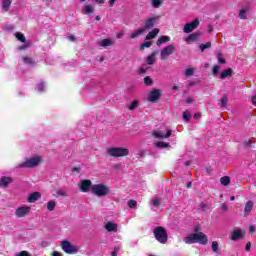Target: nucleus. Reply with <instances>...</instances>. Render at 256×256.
Masks as SVG:
<instances>
[{"label":"nucleus","instance_id":"obj_1","mask_svg":"<svg viewBox=\"0 0 256 256\" xmlns=\"http://www.w3.org/2000/svg\"><path fill=\"white\" fill-rule=\"evenodd\" d=\"M184 243L187 245H193V243H199V245H207L209 238L203 232H199V228H195V233L184 238Z\"/></svg>","mask_w":256,"mask_h":256},{"label":"nucleus","instance_id":"obj_2","mask_svg":"<svg viewBox=\"0 0 256 256\" xmlns=\"http://www.w3.org/2000/svg\"><path fill=\"white\" fill-rule=\"evenodd\" d=\"M41 161H43V158L41 156H33L18 164L16 166V169H33L34 167H37V165H39Z\"/></svg>","mask_w":256,"mask_h":256},{"label":"nucleus","instance_id":"obj_3","mask_svg":"<svg viewBox=\"0 0 256 256\" xmlns=\"http://www.w3.org/2000/svg\"><path fill=\"white\" fill-rule=\"evenodd\" d=\"M111 191V188L103 183L94 184L91 187V193L96 197H107Z\"/></svg>","mask_w":256,"mask_h":256},{"label":"nucleus","instance_id":"obj_4","mask_svg":"<svg viewBox=\"0 0 256 256\" xmlns=\"http://www.w3.org/2000/svg\"><path fill=\"white\" fill-rule=\"evenodd\" d=\"M106 152L110 157H127L129 155V149L122 147H109Z\"/></svg>","mask_w":256,"mask_h":256},{"label":"nucleus","instance_id":"obj_5","mask_svg":"<svg viewBox=\"0 0 256 256\" xmlns=\"http://www.w3.org/2000/svg\"><path fill=\"white\" fill-rule=\"evenodd\" d=\"M154 237L158 240L159 243L165 244L167 243V230L165 228L158 226L154 229Z\"/></svg>","mask_w":256,"mask_h":256},{"label":"nucleus","instance_id":"obj_6","mask_svg":"<svg viewBox=\"0 0 256 256\" xmlns=\"http://www.w3.org/2000/svg\"><path fill=\"white\" fill-rule=\"evenodd\" d=\"M61 247H62V251H64V253H67L68 255H75L79 253V248L71 244V242H69L68 240L62 241Z\"/></svg>","mask_w":256,"mask_h":256},{"label":"nucleus","instance_id":"obj_7","mask_svg":"<svg viewBox=\"0 0 256 256\" xmlns=\"http://www.w3.org/2000/svg\"><path fill=\"white\" fill-rule=\"evenodd\" d=\"M158 20H159V16L146 18L142 22V25H143L142 29L145 30V33H147V31H149V29H153V27L155 26V23H157Z\"/></svg>","mask_w":256,"mask_h":256},{"label":"nucleus","instance_id":"obj_8","mask_svg":"<svg viewBox=\"0 0 256 256\" xmlns=\"http://www.w3.org/2000/svg\"><path fill=\"white\" fill-rule=\"evenodd\" d=\"M173 53H175V45H168L161 50L160 58L162 61H165Z\"/></svg>","mask_w":256,"mask_h":256},{"label":"nucleus","instance_id":"obj_9","mask_svg":"<svg viewBox=\"0 0 256 256\" xmlns=\"http://www.w3.org/2000/svg\"><path fill=\"white\" fill-rule=\"evenodd\" d=\"M153 137L155 139H169L171 137V129L154 130Z\"/></svg>","mask_w":256,"mask_h":256},{"label":"nucleus","instance_id":"obj_10","mask_svg":"<svg viewBox=\"0 0 256 256\" xmlns=\"http://www.w3.org/2000/svg\"><path fill=\"white\" fill-rule=\"evenodd\" d=\"M29 213H31V206H21L15 210V215L19 219H21L23 217H27V215H29Z\"/></svg>","mask_w":256,"mask_h":256},{"label":"nucleus","instance_id":"obj_11","mask_svg":"<svg viewBox=\"0 0 256 256\" xmlns=\"http://www.w3.org/2000/svg\"><path fill=\"white\" fill-rule=\"evenodd\" d=\"M78 187L82 193H89L93 187V183L91 180H82L80 183H78Z\"/></svg>","mask_w":256,"mask_h":256},{"label":"nucleus","instance_id":"obj_12","mask_svg":"<svg viewBox=\"0 0 256 256\" xmlns=\"http://www.w3.org/2000/svg\"><path fill=\"white\" fill-rule=\"evenodd\" d=\"M197 27H199V21L197 19L190 23H186L184 26V33H192Z\"/></svg>","mask_w":256,"mask_h":256},{"label":"nucleus","instance_id":"obj_13","mask_svg":"<svg viewBox=\"0 0 256 256\" xmlns=\"http://www.w3.org/2000/svg\"><path fill=\"white\" fill-rule=\"evenodd\" d=\"M104 228L106 229V231H108V233H117V229H119V226L115 222L109 221L105 223Z\"/></svg>","mask_w":256,"mask_h":256},{"label":"nucleus","instance_id":"obj_14","mask_svg":"<svg viewBox=\"0 0 256 256\" xmlns=\"http://www.w3.org/2000/svg\"><path fill=\"white\" fill-rule=\"evenodd\" d=\"M243 237H245V235L243 234V230L242 229H237V230H234L232 232L231 240L232 241H239V239H243Z\"/></svg>","mask_w":256,"mask_h":256},{"label":"nucleus","instance_id":"obj_15","mask_svg":"<svg viewBox=\"0 0 256 256\" xmlns=\"http://www.w3.org/2000/svg\"><path fill=\"white\" fill-rule=\"evenodd\" d=\"M161 97V91L160 90H153L148 95V100L152 103L157 101Z\"/></svg>","mask_w":256,"mask_h":256},{"label":"nucleus","instance_id":"obj_16","mask_svg":"<svg viewBox=\"0 0 256 256\" xmlns=\"http://www.w3.org/2000/svg\"><path fill=\"white\" fill-rule=\"evenodd\" d=\"M199 35H201L200 32L192 33L187 38H185V42L187 43V45H191V43H194V41L199 39Z\"/></svg>","mask_w":256,"mask_h":256},{"label":"nucleus","instance_id":"obj_17","mask_svg":"<svg viewBox=\"0 0 256 256\" xmlns=\"http://www.w3.org/2000/svg\"><path fill=\"white\" fill-rule=\"evenodd\" d=\"M39 199H41V193L34 192L28 197V203H35V201H39Z\"/></svg>","mask_w":256,"mask_h":256},{"label":"nucleus","instance_id":"obj_18","mask_svg":"<svg viewBox=\"0 0 256 256\" xmlns=\"http://www.w3.org/2000/svg\"><path fill=\"white\" fill-rule=\"evenodd\" d=\"M13 3V0H2V11L3 13H7L9 9H11V4Z\"/></svg>","mask_w":256,"mask_h":256},{"label":"nucleus","instance_id":"obj_19","mask_svg":"<svg viewBox=\"0 0 256 256\" xmlns=\"http://www.w3.org/2000/svg\"><path fill=\"white\" fill-rule=\"evenodd\" d=\"M10 183H13V178H11V177L3 176L0 179V186L1 187H7V185H9Z\"/></svg>","mask_w":256,"mask_h":256},{"label":"nucleus","instance_id":"obj_20","mask_svg":"<svg viewBox=\"0 0 256 256\" xmlns=\"http://www.w3.org/2000/svg\"><path fill=\"white\" fill-rule=\"evenodd\" d=\"M253 201H248L245 205L244 208V217H247L249 215V213H251V211L253 210Z\"/></svg>","mask_w":256,"mask_h":256},{"label":"nucleus","instance_id":"obj_21","mask_svg":"<svg viewBox=\"0 0 256 256\" xmlns=\"http://www.w3.org/2000/svg\"><path fill=\"white\" fill-rule=\"evenodd\" d=\"M145 29L143 28H139L137 30H134L131 35H130V39H137V37H139V35H144Z\"/></svg>","mask_w":256,"mask_h":256},{"label":"nucleus","instance_id":"obj_22","mask_svg":"<svg viewBox=\"0 0 256 256\" xmlns=\"http://www.w3.org/2000/svg\"><path fill=\"white\" fill-rule=\"evenodd\" d=\"M157 35H159V29L155 28L146 35V40L151 41V39H155Z\"/></svg>","mask_w":256,"mask_h":256},{"label":"nucleus","instance_id":"obj_23","mask_svg":"<svg viewBox=\"0 0 256 256\" xmlns=\"http://www.w3.org/2000/svg\"><path fill=\"white\" fill-rule=\"evenodd\" d=\"M95 11V8H93V6L91 5H84L82 7V13H84V15H91V13H93Z\"/></svg>","mask_w":256,"mask_h":256},{"label":"nucleus","instance_id":"obj_24","mask_svg":"<svg viewBox=\"0 0 256 256\" xmlns=\"http://www.w3.org/2000/svg\"><path fill=\"white\" fill-rule=\"evenodd\" d=\"M233 75V69L228 68L220 74V79H227V77H231Z\"/></svg>","mask_w":256,"mask_h":256},{"label":"nucleus","instance_id":"obj_25","mask_svg":"<svg viewBox=\"0 0 256 256\" xmlns=\"http://www.w3.org/2000/svg\"><path fill=\"white\" fill-rule=\"evenodd\" d=\"M169 41H171V38L169 36H161L156 44L158 47H161L163 43H169Z\"/></svg>","mask_w":256,"mask_h":256},{"label":"nucleus","instance_id":"obj_26","mask_svg":"<svg viewBox=\"0 0 256 256\" xmlns=\"http://www.w3.org/2000/svg\"><path fill=\"white\" fill-rule=\"evenodd\" d=\"M100 47H111L113 45L112 39H103L102 41L98 42Z\"/></svg>","mask_w":256,"mask_h":256},{"label":"nucleus","instance_id":"obj_27","mask_svg":"<svg viewBox=\"0 0 256 256\" xmlns=\"http://www.w3.org/2000/svg\"><path fill=\"white\" fill-rule=\"evenodd\" d=\"M55 207H57V202H55V200H51L47 203L48 211H55Z\"/></svg>","mask_w":256,"mask_h":256},{"label":"nucleus","instance_id":"obj_28","mask_svg":"<svg viewBox=\"0 0 256 256\" xmlns=\"http://www.w3.org/2000/svg\"><path fill=\"white\" fill-rule=\"evenodd\" d=\"M155 55H157V53H156V52H153L152 54H150V55L147 57V63H148V65H153V63H155V61H156Z\"/></svg>","mask_w":256,"mask_h":256},{"label":"nucleus","instance_id":"obj_29","mask_svg":"<svg viewBox=\"0 0 256 256\" xmlns=\"http://www.w3.org/2000/svg\"><path fill=\"white\" fill-rule=\"evenodd\" d=\"M220 183L221 185H224L225 187H227V185L231 183V178H229L228 176H224L220 179Z\"/></svg>","mask_w":256,"mask_h":256},{"label":"nucleus","instance_id":"obj_30","mask_svg":"<svg viewBox=\"0 0 256 256\" xmlns=\"http://www.w3.org/2000/svg\"><path fill=\"white\" fill-rule=\"evenodd\" d=\"M45 87V82H40L37 84L36 90L38 91V93H43V91H45Z\"/></svg>","mask_w":256,"mask_h":256},{"label":"nucleus","instance_id":"obj_31","mask_svg":"<svg viewBox=\"0 0 256 256\" xmlns=\"http://www.w3.org/2000/svg\"><path fill=\"white\" fill-rule=\"evenodd\" d=\"M154 145L159 149H166V147H169V143L167 142H156Z\"/></svg>","mask_w":256,"mask_h":256},{"label":"nucleus","instance_id":"obj_32","mask_svg":"<svg viewBox=\"0 0 256 256\" xmlns=\"http://www.w3.org/2000/svg\"><path fill=\"white\" fill-rule=\"evenodd\" d=\"M195 73V68H187L184 72L185 77H192Z\"/></svg>","mask_w":256,"mask_h":256},{"label":"nucleus","instance_id":"obj_33","mask_svg":"<svg viewBox=\"0 0 256 256\" xmlns=\"http://www.w3.org/2000/svg\"><path fill=\"white\" fill-rule=\"evenodd\" d=\"M152 7L159 9L160 5H163V0H151Z\"/></svg>","mask_w":256,"mask_h":256},{"label":"nucleus","instance_id":"obj_34","mask_svg":"<svg viewBox=\"0 0 256 256\" xmlns=\"http://www.w3.org/2000/svg\"><path fill=\"white\" fill-rule=\"evenodd\" d=\"M137 107H139V101L138 100H134L130 106L128 107V109L130 111H134V109H137Z\"/></svg>","mask_w":256,"mask_h":256},{"label":"nucleus","instance_id":"obj_35","mask_svg":"<svg viewBox=\"0 0 256 256\" xmlns=\"http://www.w3.org/2000/svg\"><path fill=\"white\" fill-rule=\"evenodd\" d=\"M201 51H205V49H211V42H207L206 44H200Z\"/></svg>","mask_w":256,"mask_h":256},{"label":"nucleus","instance_id":"obj_36","mask_svg":"<svg viewBox=\"0 0 256 256\" xmlns=\"http://www.w3.org/2000/svg\"><path fill=\"white\" fill-rule=\"evenodd\" d=\"M153 207H159L161 205V199L160 198H154L152 200Z\"/></svg>","mask_w":256,"mask_h":256},{"label":"nucleus","instance_id":"obj_37","mask_svg":"<svg viewBox=\"0 0 256 256\" xmlns=\"http://www.w3.org/2000/svg\"><path fill=\"white\" fill-rule=\"evenodd\" d=\"M218 250H219V243L217 241H213L212 242V251L214 253H217Z\"/></svg>","mask_w":256,"mask_h":256},{"label":"nucleus","instance_id":"obj_38","mask_svg":"<svg viewBox=\"0 0 256 256\" xmlns=\"http://www.w3.org/2000/svg\"><path fill=\"white\" fill-rule=\"evenodd\" d=\"M16 39H18V41H21V43H25V35H23L22 33H16Z\"/></svg>","mask_w":256,"mask_h":256},{"label":"nucleus","instance_id":"obj_39","mask_svg":"<svg viewBox=\"0 0 256 256\" xmlns=\"http://www.w3.org/2000/svg\"><path fill=\"white\" fill-rule=\"evenodd\" d=\"M220 106H221V107H227V96H223V97L220 99Z\"/></svg>","mask_w":256,"mask_h":256},{"label":"nucleus","instance_id":"obj_40","mask_svg":"<svg viewBox=\"0 0 256 256\" xmlns=\"http://www.w3.org/2000/svg\"><path fill=\"white\" fill-rule=\"evenodd\" d=\"M23 61H24L25 65H33V63H35V62L33 61V59H31V58H29V57H24V58H23Z\"/></svg>","mask_w":256,"mask_h":256},{"label":"nucleus","instance_id":"obj_41","mask_svg":"<svg viewBox=\"0 0 256 256\" xmlns=\"http://www.w3.org/2000/svg\"><path fill=\"white\" fill-rule=\"evenodd\" d=\"M183 119H184V121H190L191 120V113H189V111H185L183 113Z\"/></svg>","mask_w":256,"mask_h":256},{"label":"nucleus","instance_id":"obj_42","mask_svg":"<svg viewBox=\"0 0 256 256\" xmlns=\"http://www.w3.org/2000/svg\"><path fill=\"white\" fill-rule=\"evenodd\" d=\"M239 17L240 19H247V11L245 9L240 10Z\"/></svg>","mask_w":256,"mask_h":256},{"label":"nucleus","instance_id":"obj_43","mask_svg":"<svg viewBox=\"0 0 256 256\" xmlns=\"http://www.w3.org/2000/svg\"><path fill=\"white\" fill-rule=\"evenodd\" d=\"M152 42H144L141 46H140V51H143V49L145 48H149L151 47Z\"/></svg>","mask_w":256,"mask_h":256},{"label":"nucleus","instance_id":"obj_44","mask_svg":"<svg viewBox=\"0 0 256 256\" xmlns=\"http://www.w3.org/2000/svg\"><path fill=\"white\" fill-rule=\"evenodd\" d=\"M144 83H145V85H153V80L151 79V77L146 76L144 78Z\"/></svg>","mask_w":256,"mask_h":256},{"label":"nucleus","instance_id":"obj_45","mask_svg":"<svg viewBox=\"0 0 256 256\" xmlns=\"http://www.w3.org/2000/svg\"><path fill=\"white\" fill-rule=\"evenodd\" d=\"M128 207H130V209H134V207H137V201L135 200H130L128 202Z\"/></svg>","mask_w":256,"mask_h":256},{"label":"nucleus","instance_id":"obj_46","mask_svg":"<svg viewBox=\"0 0 256 256\" xmlns=\"http://www.w3.org/2000/svg\"><path fill=\"white\" fill-rule=\"evenodd\" d=\"M219 69H220L219 66H217V65L214 66V67H213V75H215V76H216V75H219Z\"/></svg>","mask_w":256,"mask_h":256},{"label":"nucleus","instance_id":"obj_47","mask_svg":"<svg viewBox=\"0 0 256 256\" xmlns=\"http://www.w3.org/2000/svg\"><path fill=\"white\" fill-rule=\"evenodd\" d=\"M57 195H60V197H65L67 195V192H65L64 190H58Z\"/></svg>","mask_w":256,"mask_h":256},{"label":"nucleus","instance_id":"obj_48","mask_svg":"<svg viewBox=\"0 0 256 256\" xmlns=\"http://www.w3.org/2000/svg\"><path fill=\"white\" fill-rule=\"evenodd\" d=\"M218 63H221L222 65H224V63H226L225 59H223L221 54L218 55Z\"/></svg>","mask_w":256,"mask_h":256},{"label":"nucleus","instance_id":"obj_49","mask_svg":"<svg viewBox=\"0 0 256 256\" xmlns=\"http://www.w3.org/2000/svg\"><path fill=\"white\" fill-rule=\"evenodd\" d=\"M67 39H68L69 41H71L72 43L75 42V41H77V38L75 37V35H69V36L67 37Z\"/></svg>","mask_w":256,"mask_h":256},{"label":"nucleus","instance_id":"obj_50","mask_svg":"<svg viewBox=\"0 0 256 256\" xmlns=\"http://www.w3.org/2000/svg\"><path fill=\"white\" fill-rule=\"evenodd\" d=\"M28 48H29V45H27V44H24V45L18 47L19 51H25V49H28Z\"/></svg>","mask_w":256,"mask_h":256},{"label":"nucleus","instance_id":"obj_51","mask_svg":"<svg viewBox=\"0 0 256 256\" xmlns=\"http://www.w3.org/2000/svg\"><path fill=\"white\" fill-rule=\"evenodd\" d=\"M16 256H31V255H29V253H27V251H22V252L16 254Z\"/></svg>","mask_w":256,"mask_h":256},{"label":"nucleus","instance_id":"obj_52","mask_svg":"<svg viewBox=\"0 0 256 256\" xmlns=\"http://www.w3.org/2000/svg\"><path fill=\"white\" fill-rule=\"evenodd\" d=\"M123 35H124L123 32H118L117 35H116V37H117V39H122V38H123Z\"/></svg>","mask_w":256,"mask_h":256},{"label":"nucleus","instance_id":"obj_53","mask_svg":"<svg viewBox=\"0 0 256 256\" xmlns=\"http://www.w3.org/2000/svg\"><path fill=\"white\" fill-rule=\"evenodd\" d=\"M246 251H251V242H248L247 244H246Z\"/></svg>","mask_w":256,"mask_h":256},{"label":"nucleus","instance_id":"obj_54","mask_svg":"<svg viewBox=\"0 0 256 256\" xmlns=\"http://www.w3.org/2000/svg\"><path fill=\"white\" fill-rule=\"evenodd\" d=\"M95 1V3H97L98 5H103V3H105L104 0H92Z\"/></svg>","mask_w":256,"mask_h":256},{"label":"nucleus","instance_id":"obj_55","mask_svg":"<svg viewBox=\"0 0 256 256\" xmlns=\"http://www.w3.org/2000/svg\"><path fill=\"white\" fill-rule=\"evenodd\" d=\"M140 73H147V68L141 67L140 68Z\"/></svg>","mask_w":256,"mask_h":256},{"label":"nucleus","instance_id":"obj_56","mask_svg":"<svg viewBox=\"0 0 256 256\" xmlns=\"http://www.w3.org/2000/svg\"><path fill=\"white\" fill-rule=\"evenodd\" d=\"M249 231L250 233H255V226H250Z\"/></svg>","mask_w":256,"mask_h":256},{"label":"nucleus","instance_id":"obj_57","mask_svg":"<svg viewBox=\"0 0 256 256\" xmlns=\"http://www.w3.org/2000/svg\"><path fill=\"white\" fill-rule=\"evenodd\" d=\"M251 101H252V105H256V96H252Z\"/></svg>","mask_w":256,"mask_h":256},{"label":"nucleus","instance_id":"obj_58","mask_svg":"<svg viewBox=\"0 0 256 256\" xmlns=\"http://www.w3.org/2000/svg\"><path fill=\"white\" fill-rule=\"evenodd\" d=\"M117 0H109V4H110V7H113V5H115V2H116Z\"/></svg>","mask_w":256,"mask_h":256},{"label":"nucleus","instance_id":"obj_59","mask_svg":"<svg viewBox=\"0 0 256 256\" xmlns=\"http://www.w3.org/2000/svg\"><path fill=\"white\" fill-rule=\"evenodd\" d=\"M186 103H188V104L193 103V98H187V99H186Z\"/></svg>","mask_w":256,"mask_h":256},{"label":"nucleus","instance_id":"obj_60","mask_svg":"<svg viewBox=\"0 0 256 256\" xmlns=\"http://www.w3.org/2000/svg\"><path fill=\"white\" fill-rule=\"evenodd\" d=\"M52 256H61V254H60L59 252H57V251H54V252L52 253Z\"/></svg>","mask_w":256,"mask_h":256},{"label":"nucleus","instance_id":"obj_61","mask_svg":"<svg viewBox=\"0 0 256 256\" xmlns=\"http://www.w3.org/2000/svg\"><path fill=\"white\" fill-rule=\"evenodd\" d=\"M222 209H223V211H227V209H228L227 204H222Z\"/></svg>","mask_w":256,"mask_h":256},{"label":"nucleus","instance_id":"obj_62","mask_svg":"<svg viewBox=\"0 0 256 256\" xmlns=\"http://www.w3.org/2000/svg\"><path fill=\"white\" fill-rule=\"evenodd\" d=\"M111 256H117V250L112 251Z\"/></svg>","mask_w":256,"mask_h":256},{"label":"nucleus","instance_id":"obj_63","mask_svg":"<svg viewBox=\"0 0 256 256\" xmlns=\"http://www.w3.org/2000/svg\"><path fill=\"white\" fill-rule=\"evenodd\" d=\"M53 0H45L46 5H51Z\"/></svg>","mask_w":256,"mask_h":256},{"label":"nucleus","instance_id":"obj_64","mask_svg":"<svg viewBox=\"0 0 256 256\" xmlns=\"http://www.w3.org/2000/svg\"><path fill=\"white\" fill-rule=\"evenodd\" d=\"M96 21H101V16H96Z\"/></svg>","mask_w":256,"mask_h":256}]
</instances>
